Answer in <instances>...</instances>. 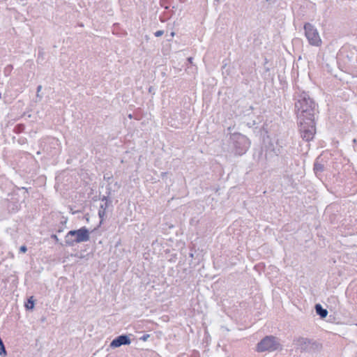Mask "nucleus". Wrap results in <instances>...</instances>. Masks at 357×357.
<instances>
[{
  "mask_svg": "<svg viewBox=\"0 0 357 357\" xmlns=\"http://www.w3.org/2000/svg\"><path fill=\"white\" fill-rule=\"evenodd\" d=\"M230 142L232 144V151L236 155H242L245 154L250 144L249 139L246 136L238 132H235L230 135Z\"/></svg>",
  "mask_w": 357,
  "mask_h": 357,
  "instance_id": "7ed1b4c3",
  "label": "nucleus"
},
{
  "mask_svg": "<svg viewBox=\"0 0 357 357\" xmlns=\"http://www.w3.org/2000/svg\"><path fill=\"white\" fill-rule=\"evenodd\" d=\"M105 214H106V211L100 208V209L98 211V216L100 219V225H101L102 223L104 217L105 216Z\"/></svg>",
  "mask_w": 357,
  "mask_h": 357,
  "instance_id": "dca6fc26",
  "label": "nucleus"
},
{
  "mask_svg": "<svg viewBox=\"0 0 357 357\" xmlns=\"http://www.w3.org/2000/svg\"><path fill=\"white\" fill-rule=\"evenodd\" d=\"M273 151H272V149L271 147H268V149L266 150L265 153V159L266 162H271L273 161H275V159H278V157H274Z\"/></svg>",
  "mask_w": 357,
  "mask_h": 357,
  "instance_id": "9d476101",
  "label": "nucleus"
},
{
  "mask_svg": "<svg viewBox=\"0 0 357 357\" xmlns=\"http://www.w3.org/2000/svg\"><path fill=\"white\" fill-rule=\"evenodd\" d=\"M149 337H150V335L145 334L143 336H142L139 339L143 341H146Z\"/></svg>",
  "mask_w": 357,
  "mask_h": 357,
  "instance_id": "b1692460",
  "label": "nucleus"
},
{
  "mask_svg": "<svg viewBox=\"0 0 357 357\" xmlns=\"http://www.w3.org/2000/svg\"><path fill=\"white\" fill-rule=\"evenodd\" d=\"M1 98V93L0 92V98Z\"/></svg>",
  "mask_w": 357,
  "mask_h": 357,
  "instance_id": "72a5a7b5",
  "label": "nucleus"
},
{
  "mask_svg": "<svg viewBox=\"0 0 357 357\" xmlns=\"http://www.w3.org/2000/svg\"><path fill=\"white\" fill-rule=\"evenodd\" d=\"M279 349H282V345L279 339L273 335L265 336L257 343L256 347L257 352H271Z\"/></svg>",
  "mask_w": 357,
  "mask_h": 357,
  "instance_id": "39448f33",
  "label": "nucleus"
},
{
  "mask_svg": "<svg viewBox=\"0 0 357 357\" xmlns=\"http://www.w3.org/2000/svg\"><path fill=\"white\" fill-rule=\"evenodd\" d=\"M316 313L321 318H326L328 315V310L323 308L321 304L317 303L314 306Z\"/></svg>",
  "mask_w": 357,
  "mask_h": 357,
  "instance_id": "1a4fd4ad",
  "label": "nucleus"
},
{
  "mask_svg": "<svg viewBox=\"0 0 357 357\" xmlns=\"http://www.w3.org/2000/svg\"><path fill=\"white\" fill-rule=\"evenodd\" d=\"M252 109V107L250 106L248 111H251Z\"/></svg>",
  "mask_w": 357,
  "mask_h": 357,
  "instance_id": "2f4dec72",
  "label": "nucleus"
},
{
  "mask_svg": "<svg viewBox=\"0 0 357 357\" xmlns=\"http://www.w3.org/2000/svg\"><path fill=\"white\" fill-rule=\"evenodd\" d=\"M295 110L298 119L314 118L317 111V105L305 91H299L294 94Z\"/></svg>",
  "mask_w": 357,
  "mask_h": 357,
  "instance_id": "f257e3e1",
  "label": "nucleus"
},
{
  "mask_svg": "<svg viewBox=\"0 0 357 357\" xmlns=\"http://www.w3.org/2000/svg\"><path fill=\"white\" fill-rule=\"evenodd\" d=\"M112 187L110 186V183H108V185L106 187V194L108 196H110L112 195Z\"/></svg>",
  "mask_w": 357,
  "mask_h": 357,
  "instance_id": "6ab92c4d",
  "label": "nucleus"
},
{
  "mask_svg": "<svg viewBox=\"0 0 357 357\" xmlns=\"http://www.w3.org/2000/svg\"><path fill=\"white\" fill-rule=\"evenodd\" d=\"M62 218H63V220L60 222V223L57 226V229H56L57 233H61L66 227V225L67 223L68 220H67V218H66L64 217H63Z\"/></svg>",
  "mask_w": 357,
  "mask_h": 357,
  "instance_id": "ddd939ff",
  "label": "nucleus"
},
{
  "mask_svg": "<svg viewBox=\"0 0 357 357\" xmlns=\"http://www.w3.org/2000/svg\"><path fill=\"white\" fill-rule=\"evenodd\" d=\"M304 29L305 36L310 44L317 47L320 46L321 44V40L317 29H315L311 24L307 23L304 26Z\"/></svg>",
  "mask_w": 357,
  "mask_h": 357,
  "instance_id": "0eeeda50",
  "label": "nucleus"
},
{
  "mask_svg": "<svg viewBox=\"0 0 357 357\" xmlns=\"http://www.w3.org/2000/svg\"><path fill=\"white\" fill-rule=\"evenodd\" d=\"M112 204V203H107V202H105L104 204H101L100 205V208L106 211V209Z\"/></svg>",
  "mask_w": 357,
  "mask_h": 357,
  "instance_id": "aec40b11",
  "label": "nucleus"
},
{
  "mask_svg": "<svg viewBox=\"0 0 357 357\" xmlns=\"http://www.w3.org/2000/svg\"><path fill=\"white\" fill-rule=\"evenodd\" d=\"M41 88H42V86H38V88H37V89H38V90H40V89H41Z\"/></svg>",
  "mask_w": 357,
  "mask_h": 357,
  "instance_id": "c756f323",
  "label": "nucleus"
},
{
  "mask_svg": "<svg viewBox=\"0 0 357 357\" xmlns=\"http://www.w3.org/2000/svg\"><path fill=\"white\" fill-rule=\"evenodd\" d=\"M170 36L172 37H174L175 36V33L174 31H172L171 33H170Z\"/></svg>",
  "mask_w": 357,
  "mask_h": 357,
  "instance_id": "bb28decb",
  "label": "nucleus"
},
{
  "mask_svg": "<svg viewBox=\"0 0 357 357\" xmlns=\"http://www.w3.org/2000/svg\"><path fill=\"white\" fill-rule=\"evenodd\" d=\"M294 344L296 349L301 352L312 353L321 349V344L317 341L303 337H300L294 340Z\"/></svg>",
  "mask_w": 357,
  "mask_h": 357,
  "instance_id": "423d86ee",
  "label": "nucleus"
},
{
  "mask_svg": "<svg viewBox=\"0 0 357 357\" xmlns=\"http://www.w3.org/2000/svg\"><path fill=\"white\" fill-rule=\"evenodd\" d=\"M100 200L102 202H107V203L112 202V199L109 198V196H108L107 195L106 196H103L102 197H101Z\"/></svg>",
  "mask_w": 357,
  "mask_h": 357,
  "instance_id": "a211bd4d",
  "label": "nucleus"
},
{
  "mask_svg": "<svg viewBox=\"0 0 357 357\" xmlns=\"http://www.w3.org/2000/svg\"><path fill=\"white\" fill-rule=\"evenodd\" d=\"M188 61L191 63L192 61V57L188 58Z\"/></svg>",
  "mask_w": 357,
  "mask_h": 357,
  "instance_id": "cd10ccee",
  "label": "nucleus"
},
{
  "mask_svg": "<svg viewBox=\"0 0 357 357\" xmlns=\"http://www.w3.org/2000/svg\"><path fill=\"white\" fill-rule=\"evenodd\" d=\"M23 189H24V188H23ZM25 192H26V194H28V190H27V189H26V188H25Z\"/></svg>",
  "mask_w": 357,
  "mask_h": 357,
  "instance_id": "7c9ffc66",
  "label": "nucleus"
},
{
  "mask_svg": "<svg viewBox=\"0 0 357 357\" xmlns=\"http://www.w3.org/2000/svg\"><path fill=\"white\" fill-rule=\"evenodd\" d=\"M27 251V248L26 245H22L20 248V252L22 253H25Z\"/></svg>",
  "mask_w": 357,
  "mask_h": 357,
  "instance_id": "4be33fe9",
  "label": "nucleus"
},
{
  "mask_svg": "<svg viewBox=\"0 0 357 357\" xmlns=\"http://www.w3.org/2000/svg\"><path fill=\"white\" fill-rule=\"evenodd\" d=\"M90 239V232L86 227L69 231L65 236V245L74 246L77 243L86 242Z\"/></svg>",
  "mask_w": 357,
  "mask_h": 357,
  "instance_id": "f03ea898",
  "label": "nucleus"
},
{
  "mask_svg": "<svg viewBox=\"0 0 357 357\" xmlns=\"http://www.w3.org/2000/svg\"><path fill=\"white\" fill-rule=\"evenodd\" d=\"M259 156H261V155H262V150H261V151H259Z\"/></svg>",
  "mask_w": 357,
  "mask_h": 357,
  "instance_id": "c85d7f7f",
  "label": "nucleus"
},
{
  "mask_svg": "<svg viewBox=\"0 0 357 357\" xmlns=\"http://www.w3.org/2000/svg\"><path fill=\"white\" fill-rule=\"evenodd\" d=\"M50 238L52 239H54L56 243H59V238L57 237V236L56 234H52Z\"/></svg>",
  "mask_w": 357,
  "mask_h": 357,
  "instance_id": "5701e85b",
  "label": "nucleus"
},
{
  "mask_svg": "<svg viewBox=\"0 0 357 357\" xmlns=\"http://www.w3.org/2000/svg\"><path fill=\"white\" fill-rule=\"evenodd\" d=\"M24 124H17L15 128H14V131L16 132V133H20L24 131Z\"/></svg>",
  "mask_w": 357,
  "mask_h": 357,
  "instance_id": "2eb2a0df",
  "label": "nucleus"
},
{
  "mask_svg": "<svg viewBox=\"0 0 357 357\" xmlns=\"http://www.w3.org/2000/svg\"><path fill=\"white\" fill-rule=\"evenodd\" d=\"M298 124L301 137L305 142L313 139L316 133L315 117L298 119Z\"/></svg>",
  "mask_w": 357,
  "mask_h": 357,
  "instance_id": "20e7f679",
  "label": "nucleus"
},
{
  "mask_svg": "<svg viewBox=\"0 0 357 357\" xmlns=\"http://www.w3.org/2000/svg\"><path fill=\"white\" fill-rule=\"evenodd\" d=\"M163 33H164L163 31L159 30V31H157L156 32H155L154 35L155 37H160V36H162Z\"/></svg>",
  "mask_w": 357,
  "mask_h": 357,
  "instance_id": "412c9836",
  "label": "nucleus"
},
{
  "mask_svg": "<svg viewBox=\"0 0 357 357\" xmlns=\"http://www.w3.org/2000/svg\"><path fill=\"white\" fill-rule=\"evenodd\" d=\"M130 335L123 334L116 337L109 344L111 348L120 347L122 345H129L131 343Z\"/></svg>",
  "mask_w": 357,
  "mask_h": 357,
  "instance_id": "6e6552de",
  "label": "nucleus"
},
{
  "mask_svg": "<svg viewBox=\"0 0 357 357\" xmlns=\"http://www.w3.org/2000/svg\"><path fill=\"white\" fill-rule=\"evenodd\" d=\"M256 123H256L255 120H252V121L247 122V126L250 128V127L255 126Z\"/></svg>",
  "mask_w": 357,
  "mask_h": 357,
  "instance_id": "393cba45",
  "label": "nucleus"
},
{
  "mask_svg": "<svg viewBox=\"0 0 357 357\" xmlns=\"http://www.w3.org/2000/svg\"><path fill=\"white\" fill-rule=\"evenodd\" d=\"M272 149V151H273V154L274 155V157H278V155L282 154V146L279 147V148H271Z\"/></svg>",
  "mask_w": 357,
  "mask_h": 357,
  "instance_id": "4468645a",
  "label": "nucleus"
},
{
  "mask_svg": "<svg viewBox=\"0 0 357 357\" xmlns=\"http://www.w3.org/2000/svg\"><path fill=\"white\" fill-rule=\"evenodd\" d=\"M113 178V175L111 173H106L103 176L104 180L109 181Z\"/></svg>",
  "mask_w": 357,
  "mask_h": 357,
  "instance_id": "f3484780",
  "label": "nucleus"
},
{
  "mask_svg": "<svg viewBox=\"0 0 357 357\" xmlns=\"http://www.w3.org/2000/svg\"><path fill=\"white\" fill-rule=\"evenodd\" d=\"M34 305H35V300L33 298V296H30L27 299V301L25 303V305H24L25 308L27 310H32L34 308Z\"/></svg>",
  "mask_w": 357,
  "mask_h": 357,
  "instance_id": "f8f14e48",
  "label": "nucleus"
},
{
  "mask_svg": "<svg viewBox=\"0 0 357 357\" xmlns=\"http://www.w3.org/2000/svg\"><path fill=\"white\" fill-rule=\"evenodd\" d=\"M353 142H354V143H356V139H354L353 140Z\"/></svg>",
  "mask_w": 357,
  "mask_h": 357,
  "instance_id": "473e14b6",
  "label": "nucleus"
},
{
  "mask_svg": "<svg viewBox=\"0 0 357 357\" xmlns=\"http://www.w3.org/2000/svg\"><path fill=\"white\" fill-rule=\"evenodd\" d=\"M114 185L116 186L118 188H120V185L117 182L115 183Z\"/></svg>",
  "mask_w": 357,
  "mask_h": 357,
  "instance_id": "a878e982",
  "label": "nucleus"
},
{
  "mask_svg": "<svg viewBox=\"0 0 357 357\" xmlns=\"http://www.w3.org/2000/svg\"><path fill=\"white\" fill-rule=\"evenodd\" d=\"M313 170L315 174L318 175L324 171V165L316 161L314 164Z\"/></svg>",
  "mask_w": 357,
  "mask_h": 357,
  "instance_id": "9b49d317",
  "label": "nucleus"
}]
</instances>
